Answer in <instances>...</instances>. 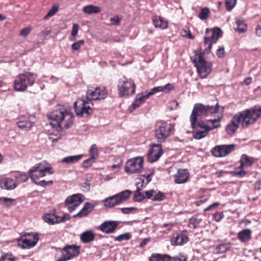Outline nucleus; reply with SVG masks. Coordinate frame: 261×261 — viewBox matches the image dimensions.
Returning <instances> with one entry per match:
<instances>
[{"label": "nucleus", "mask_w": 261, "mask_h": 261, "mask_svg": "<svg viewBox=\"0 0 261 261\" xmlns=\"http://www.w3.org/2000/svg\"><path fill=\"white\" fill-rule=\"evenodd\" d=\"M219 106L217 103L215 106H205L202 103H196L190 117L191 125L194 129L193 136L196 139H201L205 137L208 133L212 130L204 121L198 120V117L206 116L216 114L219 110Z\"/></svg>", "instance_id": "1"}, {"label": "nucleus", "mask_w": 261, "mask_h": 261, "mask_svg": "<svg viewBox=\"0 0 261 261\" xmlns=\"http://www.w3.org/2000/svg\"><path fill=\"white\" fill-rule=\"evenodd\" d=\"M48 117L60 129H67L73 124V115L70 110L63 107L52 111Z\"/></svg>", "instance_id": "2"}, {"label": "nucleus", "mask_w": 261, "mask_h": 261, "mask_svg": "<svg viewBox=\"0 0 261 261\" xmlns=\"http://www.w3.org/2000/svg\"><path fill=\"white\" fill-rule=\"evenodd\" d=\"M193 63L196 68L198 75L201 79L207 77L212 71L213 65L210 62L205 61L204 53L201 49L194 51V55L191 57Z\"/></svg>", "instance_id": "3"}, {"label": "nucleus", "mask_w": 261, "mask_h": 261, "mask_svg": "<svg viewBox=\"0 0 261 261\" xmlns=\"http://www.w3.org/2000/svg\"><path fill=\"white\" fill-rule=\"evenodd\" d=\"M240 125L244 128L253 124L261 117V107L251 108L238 112L236 114Z\"/></svg>", "instance_id": "4"}, {"label": "nucleus", "mask_w": 261, "mask_h": 261, "mask_svg": "<svg viewBox=\"0 0 261 261\" xmlns=\"http://www.w3.org/2000/svg\"><path fill=\"white\" fill-rule=\"evenodd\" d=\"M36 75L31 72H26L17 75L13 83L14 89L16 91H24L28 86H32L35 83Z\"/></svg>", "instance_id": "5"}, {"label": "nucleus", "mask_w": 261, "mask_h": 261, "mask_svg": "<svg viewBox=\"0 0 261 261\" xmlns=\"http://www.w3.org/2000/svg\"><path fill=\"white\" fill-rule=\"evenodd\" d=\"M174 130V126L164 121H159L156 123L154 128V137L158 142L161 144L169 138Z\"/></svg>", "instance_id": "6"}, {"label": "nucleus", "mask_w": 261, "mask_h": 261, "mask_svg": "<svg viewBox=\"0 0 261 261\" xmlns=\"http://www.w3.org/2000/svg\"><path fill=\"white\" fill-rule=\"evenodd\" d=\"M136 85L134 81L125 76L118 80L117 90L121 97L133 95L135 93Z\"/></svg>", "instance_id": "7"}, {"label": "nucleus", "mask_w": 261, "mask_h": 261, "mask_svg": "<svg viewBox=\"0 0 261 261\" xmlns=\"http://www.w3.org/2000/svg\"><path fill=\"white\" fill-rule=\"evenodd\" d=\"M132 192L126 190L114 195L106 198L103 200L105 207L112 208L126 201L130 197Z\"/></svg>", "instance_id": "8"}, {"label": "nucleus", "mask_w": 261, "mask_h": 261, "mask_svg": "<svg viewBox=\"0 0 261 261\" xmlns=\"http://www.w3.org/2000/svg\"><path fill=\"white\" fill-rule=\"evenodd\" d=\"M91 101L89 100L78 99L74 103V108L77 116L87 118L92 115L93 109L89 106Z\"/></svg>", "instance_id": "9"}, {"label": "nucleus", "mask_w": 261, "mask_h": 261, "mask_svg": "<svg viewBox=\"0 0 261 261\" xmlns=\"http://www.w3.org/2000/svg\"><path fill=\"white\" fill-rule=\"evenodd\" d=\"M46 172L51 174L54 173V171L51 167H45L42 163H40L32 167L28 173L33 182H36L40 177L45 176Z\"/></svg>", "instance_id": "10"}, {"label": "nucleus", "mask_w": 261, "mask_h": 261, "mask_svg": "<svg viewBox=\"0 0 261 261\" xmlns=\"http://www.w3.org/2000/svg\"><path fill=\"white\" fill-rule=\"evenodd\" d=\"M144 159L138 156L127 161L125 164L124 171L128 174L140 173L143 169Z\"/></svg>", "instance_id": "11"}, {"label": "nucleus", "mask_w": 261, "mask_h": 261, "mask_svg": "<svg viewBox=\"0 0 261 261\" xmlns=\"http://www.w3.org/2000/svg\"><path fill=\"white\" fill-rule=\"evenodd\" d=\"M108 92L105 87L99 86L94 89H88L86 92V99L92 100H100L105 99Z\"/></svg>", "instance_id": "12"}, {"label": "nucleus", "mask_w": 261, "mask_h": 261, "mask_svg": "<svg viewBox=\"0 0 261 261\" xmlns=\"http://www.w3.org/2000/svg\"><path fill=\"white\" fill-rule=\"evenodd\" d=\"M211 36H205L204 37V45L205 51L208 53L212 48L213 43H215L218 39L222 36V32L219 28H215L212 30Z\"/></svg>", "instance_id": "13"}, {"label": "nucleus", "mask_w": 261, "mask_h": 261, "mask_svg": "<svg viewBox=\"0 0 261 261\" xmlns=\"http://www.w3.org/2000/svg\"><path fill=\"white\" fill-rule=\"evenodd\" d=\"M84 199V197L82 194H73L66 198L65 206L69 212H72L83 202Z\"/></svg>", "instance_id": "14"}, {"label": "nucleus", "mask_w": 261, "mask_h": 261, "mask_svg": "<svg viewBox=\"0 0 261 261\" xmlns=\"http://www.w3.org/2000/svg\"><path fill=\"white\" fill-rule=\"evenodd\" d=\"M235 149V145H220L214 147L212 150V154L217 158L224 157L230 153Z\"/></svg>", "instance_id": "15"}, {"label": "nucleus", "mask_w": 261, "mask_h": 261, "mask_svg": "<svg viewBox=\"0 0 261 261\" xmlns=\"http://www.w3.org/2000/svg\"><path fill=\"white\" fill-rule=\"evenodd\" d=\"M189 240L187 231L183 230L173 233L170 242L173 246H181L187 243Z\"/></svg>", "instance_id": "16"}, {"label": "nucleus", "mask_w": 261, "mask_h": 261, "mask_svg": "<svg viewBox=\"0 0 261 261\" xmlns=\"http://www.w3.org/2000/svg\"><path fill=\"white\" fill-rule=\"evenodd\" d=\"M22 246L23 248H30L35 246L38 240V234L36 233H25L21 236Z\"/></svg>", "instance_id": "17"}, {"label": "nucleus", "mask_w": 261, "mask_h": 261, "mask_svg": "<svg viewBox=\"0 0 261 261\" xmlns=\"http://www.w3.org/2000/svg\"><path fill=\"white\" fill-rule=\"evenodd\" d=\"M163 153V150L162 148L161 144L157 145L154 144L152 145V147L149 149L148 154V161L150 163H153L158 161L162 154Z\"/></svg>", "instance_id": "18"}, {"label": "nucleus", "mask_w": 261, "mask_h": 261, "mask_svg": "<svg viewBox=\"0 0 261 261\" xmlns=\"http://www.w3.org/2000/svg\"><path fill=\"white\" fill-rule=\"evenodd\" d=\"M80 247L74 245H66L62 250V256L66 260L77 256L80 252Z\"/></svg>", "instance_id": "19"}, {"label": "nucleus", "mask_w": 261, "mask_h": 261, "mask_svg": "<svg viewBox=\"0 0 261 261\" xmlns=\"http://www.w3.org/2000/svg\"><path fill=\"white\" fill-rule=\"evenodd\" d=\"M119 225V222L116 221H106L98 227L99 230L106 234L112 233L115 231Z\"/></svg>", "instance_id": "20"}, {"label": "nucleus", "mask_w": 261, "mask_h": 261, "mask_svg": "<svg viewBox=\"0 0 261 261\" xmlns=\"http://www.w3.org/2000/svg\"><path fill=\"white\" fill-rule=\"evenodd\" d=\"M150 93V91H146L144 92L139 93L136 95V97L134 101L130 106L129 110L130 112L133 111L136 109L140 107L143 103H144L147 98H148L152 95H149Z\"/></svg>", "instance_id": "21"}, {"label": "nucleus", "mask_w": 261, "mask_h": 261, "mask_svg": "<svg viewBox=\"0 0 261 261\" xmlns=\"http://www.w3.org/2000/svg\"><path fill=\"white\" fill-rule=\"evenodd\" d=\"M17 125L20 129L28 131L30 130L34 125L31 116H21L18 118Z\"/></svg>", "instance_id": "22"}, {"label": "nucleus", "mask_w": 261, "mask_h": 261, "mask_svg": "<svg viewBox=\"0 0 261 261\" xmlns=\"http://www.w3.org/2000/svg\"><path fill=\"white\" fill-rule=\"evenodd\" d=\"M174 181L176 184H182L188 181L190 178V173L188 169H178L173 175Z\"/></svg>", "instance_id": "23"}, {"label": "nucleus", "mask_w": 261, "mask_h": 261, "mask_svg": "<svg viewBox=\"0 0 261 261\" xmlns=\"http://www.w3.org/2000/svg\"><path fill=\"white\" fill-rule=\"evenodd\" d=\"M146 198L154 201H161L166 199V195L158 190H150L145 192Z\"/></svg>", "instance_id": "24"}, {"label": "nucleus", "mask_w": 261, "mask_h": 261, "mask_svg": "<svg viewBox=\"0 0 261 261\" xmlns=\"http://www.w3.org/2000/svg\"><path fill=\"white\" fill-rule=\"evenodd\" d=\"M17 186L16 182L11 178L4 177L0 180V187L3 189L12 190L16 188Z\"/></svg>", "instance_id": "25"}, {"label": "nucleus", "mask_w": 261, "mask_h": 261, "mask_svg": "<svg viewBox=\"0 0 261 261\" xmlns=\"http://www.w3.org/2000/svg\"><path fill=\"white\" fill-rule=\"evenodd\" d=\"M96 205V203L86 202L82 209L77 214L74 215L73 217L82 218L87 216L92 212Z\"/></svg>", "instance_id": "26"}, {"label": "nucleus", "mask_w": 261, "mask_h": 261, "mask_svg": "<svg viewBox=\"0 0 261 261\" xmlns=\"http://www.w3.org/2000/svg\"><path fill=\"white\" fill-rule=\"evenodd\" d=\"M174 89L175 87L173 84L168 83L164 86H158L154 87L153 88L150 89V93H149V94L152 95L155 93L159 92H164L166 93H168L170 92L171 90H173Z\"/></svg>", "instance_id": "27"}, {"label": "nucleus", "mask_w": 261, "mask_h": 261, "mask_svg": "<svg viewBox=\"0 0 261 261\" xmlns=\"http://www.w3.org/2000/svg\"><path fill=\"white\" fill-rule=\"evenodd\" d=\"M240 122L236 115H233L230 122L227 124L226 131L228 134L234 133L238 128Z\"/></svg>", "instance_id": "28"}, {"label": "nucleus", "mask_w": 261, "mask_h": 261, "mask_svg": "<svg viewBox=\"0 0 261 261\" xmlns=\"http://www.w3.org/2000/svg\"><path fill=\"white\" fill-rule=\"evenodd\" d=\"M256 161L252 157H249L245 154L242 155L240 160V166L239 168H244L245 167L251 166Z\"/></svg>", "instance_id": "29"}, {"label": "nucleus", "mask_w": 261, "mask_h": 261, "mask_svg": "<svg viewBox=\"0 0 261 261\" xmlns=\"http://www.w3.org/2000/svg\"><path fill=\"white\" fill-rule=\"evenodd\" d=\"M153 24L156 28L165 29L168 26V22L161 17L154 16L152 19Z\"/></svg>", "instance_id": "30"}, {"label": "nucleus", "mask_w": 261, "mask_h": 261, "mask_svg": "<svg viewBox=\"0 0 261 261\" xmlns=\"http://www.w3.org/2000/svg\"><path fill=\"white\" fill-rule=\"evenodd\" d=\"M95 238V235L92 230H87L82 233L81 235V241L83 243H88Z\"/></svg>", "instance_id": "31"}, {"label": "nucleus", "mask_w": 261, "mask_h": 261, "mask_svg": "<svg viewBox=\"0 0 261 261\" xmlns=\"http://www.w3.org/2000/svg\"><path fill=\"white\" fill-rule=\"evenodd\" d=\"M43 220L48 224L59 223V217L54 213H45L43 216Z\"/></svg>", "instance_id": "32"}, {"label": "nucleus", "mask_w": 261, "mask_h": 261, "mask_svg": "<svg viewBox=\"0 0 261 261\" xmlns=\"http://www.w3.org/2000/svg\"><path fill=\"white\" fill-rule=\"evenodd\" d=\"M171 257L168 254L153 253L149 257V261H171Z\"/></svg>", "instance_id": "33"}, {"label": "nucleus", "mask_w": 261, "mask_h": 261, "mask_svg": "<svg viewBox=\"0 0 261 261\" xmlns=\"http://www.w3.org/2000/svg\"><path fill=\"white\" fill-rule=\"evenodd\" d=\"M251 231L249 229H243L238 233V238L242 242H245L251 239Z\"/></svg>", "instance_id": "34"}, {"label": "nucleus", "mask_w": 261, "mask_h": 261, "mask_svg": "<svg viewBox=\"0 0 261 261\" xmlns=\"http://www.w3.org/2000/svg\"><path fill=\"white\" fill-rule=\"evenodd\" d=\"M230 248V243L229 242L222 243L215 247L214 253L215 254L223 253L229 250Z\"/></svg>", "instance_id": "35"}, {"label": "nucleus", "mask_w": 261, "mask_h": 261, "mask_svg": "<svg viewBox=\"0 0 261 261\" xmlns=\"http://www.w3.org/2000/svg\"><path fill=\"white\" fill-rule=\"evenodd\" d=\"M83 11L88 14H97L101 11V8L98 6L89 5L83 8Z\"/></svg>", "instance_id": "36"}, {"label": "nucleus", "mask_w": 261, "mask_h": 261, "mask_svg": "<svg viewBox=\"0 0 261 261\" xmlns=\"http://www.w3.org/2000/svg\"><path fill=\"white\" fill-rule=\"evenodd\" d=\"M82 158V155H76L72 156H68L63 158L61 162L67 164L75 163L79 162Z\"/></svg>", "instance_id": "37"}, {"label": "nucleus", "mask_w": 261, "mask_h": 261, "mask_svg": "<svg viewBox=\"0 0 261 261\" xmlns=\"http://www.w3.org/2000/svg\"><path fill=\"white\" fill-rule=\"evenodd\" d=\"M236 27L235 30L240 33H243L246 31L247 29V24L244 21L241 20H237L236 22Z\"/></svg>", "instance_id": "38"}, {"label": "nucleus", "mask_w": 261, "mask_h": 261, "mask_svg": "<svg viewBox=\"0 0 261 261\" xmlns=\"http://www.w3.org/2000/svg\"><path fill=\"white\" fill-rule=\"evenodd\" d=\"M14 178L18 182H23L28 180V176L26 173L17 172L15 174Z\"/></svg>", "instance_id": "39"}, {"label": "nucleus", "mask_w": 261, "mask_h": 261, "mask_svg": "<svg viewBox=\"0 0 261 261\" xmlns=\"http://www.w3.org/2000/svg\"><path fill=\"white\" fill-rule=\"evenodd\" d=\"M89 154L90 157L91 158V159H94L96 160V158L98 157V151L97 146L96 144H94L92 145L89 149Z\"/></svg>", "instance_id": "40"}, {"label": "nucleus", "mask_w": 261, "mask_h": 261, "mask_svg": "<svg viewBox=\"0 0 261 261\" xmlns=\"http://www.w3.org/2000/svg\"><path fill=\"white\" fill-rule=\"evenodd\" d=\"M201 221V220L200 219L193 217L189 220V226L190 228L195 229L200 224Z\"/></svg>", "instance_id": "41"}, {"label": "nucleus", "mask_w": 261, "mask_h": 261, "mask_svg": "<svg viewBox=\"0 0 261 261\" xmlns=\"http://www.w3.org/2000/svg\"><path fill=\"white\" fill-rule=\"evenodd\" d=\"M222 116H221L217 119L206 120V122H211L212 123V125L210 126V128H212V130L220 126V121L222 119Z\"/></svg>", "instance_id": "42"}, {"label": "nucleus", "mask_w": 261, "mask_h": 261, "mask_svg": "<svg viewBox=\"0 0 261 261\" xmlns=\"http://www.w3.org/2000/svg\"><path fill=\"white\" fill-rule=\"evenodd\" d=\"M210 10L206 8H202L199 13L198 17L201 20H206L209 16Z\"/></svg>", "instance_id": "43"}, {"label": "nucleus", "mask_w": 261, "mask_h": 261, "mask_svg": "<svg viewBox=\"0 0 261 261\" xmlns=\"http://www.w3.org/2000/svg\"><path fill=\"white\" fill-rule=\"evenodd\" d=\"M15 202V200L6 197L0 198V203L6 206H10L13 205V202Z\"/></svg>", "instance_id": "44"}, {"label": "nucleus", "mask_w": 261, "mask_h": 261, "mask_svg": "<svg viewBox=\"0 0 261 261\" xmlns=\"http://www.w3.org/2000/svg\"><path fill=\"white\" fill-rule=\"evenodd\" d=\"M131 237L132 235L130 233H125L118 237H115L114 240L115 241L121 242L124 240H128L131 238Z\"/></svg>", "instance_id": "45"}, {"label": "nucleus", "mask_w": 261, "mask_h": 261, "mask_svg": "<svg viewBox=\"0 0 261 261\" xmlns=\"http://www.w3.org/2000/svg\"><path fill=\"white\" fill-rule=\"evenodd\" d=\"M58 11V7L57 6H54L52 7L51 9L49 10L46 15L43 17V19L46 20L48 18L54 15Z\"/></svg>", "instance_id": "46"}, {"label": "nucleus", "mask_w": 261, "mask_h": 261, "mask_svg": "<svg viewBox=\"0 0 261 261\" xmlns=\"http://www.w3.org/2000/svg\"><path fill=\"white\" fill-rule=\"evenodd\" d=\"M239 171H231L230 172V174L233 176H237L239 177H242L245 176L247 174V172H246L244 170V168H239Z\"/></svg>", "instance_id": "47"}, {"label": "nucleus", "mask_w": 261, "mask_h": 261, "mask_svg": "<svg viewBox=\"0 0 261 261\" xmlns=\"http://www.w3.org/2000/svg\"><path fill=\"white\" fill-rule=\"evenodd\" d=\"M237 3V0H226L225 7L227 11H231L235 6Z\"/></svg>", "instance_id": "48"}, {"label": "nucleus", "mask_w": 261, "mask_h": 261, "mask_svg": "<svg viewBox=\"0 0 261 261\" xmlns=\"http://www.w3.org/2000/svg\"><path fill=\"white\" fill-rule=\"evenodd\" d=\"M145 198H146L145 195L144 196L143 194L141 193L140 191L136 190V191L135 193L134 197L135 201H141Z\"/></svg>", "instance_id": "49"}, {"label": "nucleus", "mask_w": 261, "mask_h": 261, "mask_svg": "<svg viewBox=\"0 0 261 261\" xmlns=\"http://www.w3.org/2000/svg\"><path fill=\"white\" fill-rule=\"evenodd\" d=\"M84 43L85 41L84 40H79L71 45V49L73 50H77Z\"/></svg>", "instance_id": "50"}, {"label": "nucleus", "mask_w": 261, "mask_h": 261, "mask_svg": "<svg viewBox=\"0 0 261 261\" xmlns=\"http://www.w3.org/2000/svg\"><path fill=\"white\" fill-rule=\"evenodd\" d=\"M95 161V159H91V158L90 157L89 159L83 161L82 166L84 168H88L92 166L93 163H94Z\"/></svg>", "instance_id": "51"}, {"label": "nucleus", "mask_w": 261, "mask_h": 261, "mask_svg": "<svg viewBox=\"0 0 261 261\" xmlns=\"http://www.w3.org/2000/svg\"><path fill=\"white\" fill-rule=\"evenodd\" d=\"M34 182L37 185L43 187H45L47 185H52L53 184V181L52 180L46 181L45 180H42L39 181H37V180H36V182Z\"/></svg>", "instance_id": "52"}, {"label": "nucleus", "mask_w": 261, "mask_h": 261, "mask_svg": "<svg viewBox=\"0 0 261 261\" xmlns=\"http://www.w3.org/2000/svg\"><path fill=\"white\" fill-rule=\"evenodd\" d=\"M137 208L134 207H123L121 208V211L123 214H129L132 213L136 210Z\"/></svg>", "instance_id": "53"}, {"label": "nucleus", "mask_w": 261, "mask_h": 261, "mask_svg": "<svg viewBox=\"0 0 261 261\" xmlns=\"http://www.w3.org/2000/svg\"><path fill=\"white\" fill-rule=\"evenodd\" d=\"M31 30L32 29L30 27L24 28L20 31L19 35L21 36L25 37L29 34L31 31Z\"/></svg>", "instance_id": "54"}, {"label": "nucleus", "mask_w": 261, "mask_h": 261, "mask_svg": "<svg viewBox=\"0 0 261 261\" xmlns=\"http://www.w3.org/2000/svg\"><path fill=\"white\" fill-rule=\"evenodd\" d=\"M224 217L222 212H217L213 215L214 219L216 222H220Z\"/></svg>", "instance_id": "55"}, {"label": "nucleus", "mask_w": 261, "mask_h": 261, "mask_svg": "<svg viewBox=\"0 0 261 261\" xmlns=\"http://www.w3.org/2000/svg\"><path fill=\"white\" fill-rule=\"evenodd\" d=\"M255 32L257 36H261V18L258 21Z\"/></svg>", "instance_id": "56"}, {"label": "nucleus", "mask_w": 261, "mask_h": 261, "mask_svg": "<svg viewBox=\"0 0 261 261\" xmlns=\"http://www.w3.org/2000/svg\"><path fill=\"white\" fill-rule=\"evenodd\" d=\"M216 55L219 58H223L225 55L224 47H220L216 51Z\"/></svg>", "instance_id": "57"}, {"label": "nucleus", "mask_w": 261, "mask_h": 261, "mask_svg": "<svg viewBox=\"0 0 261 261\" xmlns=\"http://www.w3.org/2000/svg\"><path fill=\"white\" fill-rule=\"evenodd\" d=\"M208 200V197L206 196H202L200 198V199L195 202V204L197 206H199L201 204L204 203Z\"/></svg>", "instance_id": "58"}, {"label": "nucleus", "mask_w": 261, "mask_h": 261, "mask_svg": "<svg viewBox=\"0 0 261 261\" xmlns=\"http://www.w3.org/2000/svg\"><path fill=\"white\" fill-rule=\"evenodd\" d=\"M79 28V25L78 24L75 23L73 25L71 31V35L73 37H75L77 34Z\"/></svg>", "instance_id": "59"}, {"label": "nucleus", "mask_w": 261, "mask_h": 261, "mask_svg": "<svg viewBox=\"0 0 261 261\" xmlns=\"http://www.w3.org/2000/svg\"><path fill=\"white\" fill-rule=\"evenodd\" d=\"M171 261H187V257L184 255L180 256L171 257Z\"/></svg>", "instance_id": "60"}, {"label": "nucleus", "mask_w": 261, "mask_h": 261, "mask_svg": "<svg viewBox=\"0 0 261 261\" xmlns=\"http://www.w3.org/2000/svg\"><path fill=\"white\" fill-rule=\"evenodd\" d=\"M219 205H220L219 202H214L212 204L210 205V206L207 207L206 208H205L204 211L206 212V211H211V210H212L213 208L217 207Z\"/></svg>", "instance_id": "61"}, {"label": "nucleus", "mask_w": 261, "mask_h": 261, "mask_svg": "<svg viewBox=\"0 0 261 261\" xmlns=\"http://www.w3.org/2000/svg\"><path fill=\"white\" fill-rule=\"evenodd\" d=\"M110 21L112 24L113 25H118L120 19L118 16H116L115 17H112L110 19Z\"/></svg>", "instance_id": "62"}, {"label": "nucleus", "mask_w": 261, "mask_h": 261, "mask_svg": "<svg viewBox=\"0 0 261 261\" xmlns=\"http://www.w3.org/2000/svg\"><path fill=\"white\" fill-rule=\"evenodd\" d=\"M70 219V216L68 214H65L62 217H59V223L64 222L66 220H69Z\"/></svg>", "instance_id": "63"}, {"label": "nucleus", "mask_w": 261, "mask_h": 261, "mask_svg": "<svg viewBox=\"0 0 261 261\" xmlns=\"http://www.w3.org/2000/svg\"><path fill=\"white\" fill-rule=\"evenodd\" d=\"M144 179L142 180L141 183L138 182L136 184L137 190L141 191L142 190V189L144 188Z\"/></svg>", "instance_id": "64"}]
</instances>
